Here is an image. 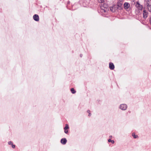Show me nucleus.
Returning <instances> with one entry per match:
<instances>
[{
    "mask_svg": "<svg viewBox=\"0 0 151 151\" xmlns=\"http://www.w3.org/2000/svg\"><path fill=\"white\" fill-rule=\"evenodd\" d=\"M146 5L148 10L151 12V0H149L146 1Z\"/></svg>",
    "mask_w": 151,
    "mask_h": 151,
    "instance_id": "1",
    "label": "nucleus"
},
{
    "mask_svg": "<svg viewBox=\"0 0 151 151\" xmlns=\"http://www.w3.org/2000/svg\"><path fill=\"white\" fill-rule=\"evenodd\" d=\"M119 108L123 110H125L127 109V106L126 104H122L120 105Z\"/></svg>",
    "mask_w": 151,
    "mask_h": 151,
    "instance_id": "2",
    "label": "nucleus"
},
{
    "mask_svg": "<svg viewBox=\"0 0 151 151\" xmlns=\"http://www.w3.org/2000/svg\"><path fill=\"white\" fill-rule=\"evenodd\" d=\"M136 6L139 10H141L142 9V6L138 2L136 4Z\"/></svg>",
    "mask_w": 151,
    "mask_h": 151,
    "instance_id": "3",
    "label": "nucleus"
},
{
    "mask_svg": "<svg viewBox=\"0 0 151 151\" xmlns=\"http://www.w3.org/2000/svg\"><path fill=\"white\" fill-rule=\"evenodd\" d=\"M148 13L146 10H144L143 11V17L146 19L147 17Z\"/></svg>",
    "mask_w": 151,
    "mask_h": 151,
    "instance_id": "4",
    "label": "nucleus"
},
{
    "mask_svg": "<svg viewBox=\"0 0 151 151\" xmlns=\"http://www.w3.org/2000/svg\"><path fill=\"white\" fill-rule=\"evenodd\" d=\"M33 19L36 21H38L39 20V18L38 15L37 14H35L33 17Z\"/></svg>",
    "mask_w": 151,
    "mask_h": 151,
    "instance_id": "5",
    "label": "nucleus"
},
{
    "mask_svg": "<svg viewBox=\"0 0 151 151\" xmlns=\"http://www.w3.org/2000/svg\"><path fill=\"white\" fill-rule=\"evenodd\" d=\"M124 6L125 9H127L129 7L130 4L128 3L125 2L124 4Z\"/></svg>",
    "mask_w": 151,
    "mask_h": 151,
    "instance_id": "6",
    "label": "nucleus"
},
{
    "mask_svg": "<svg viewBox=\"0 0 151 151\" xmlns=\"http://www.w3.org/2000/svg\"><path fill=\"white\" fill-rule=\"evenodd\" d=\"M67 142L66 138H63L61 139L60 141L61 143L63 145H65Z\"/></svg>",
    "mask_w": 151,
    "mask_h": 151,
    "instance_id": "7",
    "label": "nucleus"
},
{
    "mask_svg": "<svg viewBox=\"0 0 151 151\" xmlns=\"http://www.w3.org/2000/svg\"><path fill=\"white\" fill-rule=\"evenodd\" d=\"M109 67L110 69L111 70L114 69V64L112 63H110L109 64Z\"/></svg>",
    "mask_w": 151,
    "mask_h": 151,
    "instance_id": "8",
    "label": "nucleus"
},
{
    "mask_svg": "<svg viewBox=\"0 0 151 151\" xmlns=\"http://www.w3.org/2000/svg\"><path fill=\"white\" fill-rule=\"evenodd\" d=\"M122 6V4L121 3H118L117 4V6H118V8L119 9H120L121 8V6Z\"/></svg>",
    "mask_w": 151,
    "mask_h": 151,
    "instance_id": "9",
    "label": "nucleus"
},
{
    "mask_svg": "<svg viewBox=\"0 0 151 151\" xmlns=\"http://www.w3.org/2000/svg\"><path fill=\"white\" fill-rule=\"evenodd\" d=\"M71 91L73 93H75L76 92V91L74 90V89L73 88L71 89Z\"/></svg>",
    "mask_w": 151,
    "mask_h": 151,
    "instance_id": "10",
    "label": "nucleus"
},
{
    "mask_svg": "<svg viewBox=\"0 0 151 151\" xmlns=\"http://www.w3.org/2000/svg\"><path fill=\"white\" fill-rule=\"evenodd\" d=\"M69 128V127L68 124H66L65 125V127L64 128V130H67Z\"/></svg>",
    "mask_w": 151,
    "mask_h": 151,
    "instance_id": "11",
    "label": "nucleus"
},
{
    "mask_svg": "<svg viewBox=\"0 0 151 151\" xmlns=\"http://www.w3.org/2000/svg\"><path fill=\"white\" fill-rule=\"evenodd\" d=\"M132 135L133 137L134 138H136L138 137V136L137 135H135L134 134V133H133L132 134Z\"/></svg>",
    "mask_w": 151,
    "mask_h": 151,
    "instance_id": "12",
    "label": "nucleus"
},
{
    "mask_svg": "<svg viewBox=\"0 0 151 151\" xmlns=\"http://www.w3.org/2000/svg\"><path fill=\"white\" fill-rule=\"evenodd\" d=\"M98 2L100 3H102L104 1V0H98Z\"/></svg>",
    "mask_w": 151,
    "mask_h": 151,
    "instance_id": "13",
    "label": "nucleus"
},
{
    "mask_svg": "<svg viewBox=\"0 0 151 151\" xmlns=\"http://www.w3.org/2000/svg\"><path fill=\"white\" fill-rule=\"evenodd\" d=\"M110 10L112 12H114L115 11V10H113V7H112L111 8Z\"/></svg>",
    "mask_w": 151,
    "mask_h": 151,
    "instance_id": "14",
    "label": "nucleus"
},
{
    "mask_svg": "<svg viewBox=\"0 0 151 151\" xmlns=\"http://www.w3.org/2000/svg\"><path fill=\"white\" fill-rule=\"evenodd\" d=\"M64 132L66 134H67L68 132V131L67 130H64Z\"/></svg>",
    "mask_w": 151,
    "mask_h": 151,
    "instance_id": "15",
    "label": "nucleus"
},
{
    "mask_svg": "<svg viewBox=\"0 0 151 151\" xmlns=\"http://www.w3.org/2000/svg\"><path fill=\"white\" fill-rule=\"evenodd\" d=\"M87 111V112H88V113H89V115H88V116H90L91 115V113H89V112H90V111H89V110H88V111Z\"/></svg>",
    "mask_w": 151,
    "mask_h": 151,
    "instance_id": "16",
    "label": "nucleus"
},
{
    "mask_svg": "<svg viewBox=\"0 0 151 151\" xmlns=\"http://www.w3.org/2000/svg\"><path fill=\"white\" fill-rule=\"evenodd\" d=\"M8 144L9 145H12V144H13L12 142H9Z\"/></svg>",
    "mask_w": 151,
    "mask_h": 151,
    "instance_id": "17",
    "label": "nucleus"
},
{
    "mask_svg": "<svg viewBox=\"0 0 151 151\" xmlns=\"http://www.w3.org/2000/svg\"><path fill=\"white\" fill-rule=\"evenodd\" d=\"M12 147L13 148H14L15 147V145H13V144H12Z\"/></svg>",
    "mask_w": 151,
    "mask_h": 151,
    "instance_id": "18",
    "label": "nucleus"
},
{
    "mask_svg": "<svg viewBox=\"0 0 151 151\" xmlns=\"http://www.w3.org/2000/svg\"><path fill=\"white\" fill-rule=\"evenodd\" d=\"M111 140H112L111 139H108V141L109 142H111Z\"/></svg>",
    "mask_w": 151,
    "mask_h": 151,
    "instance_id": "19",
    "label": "nucleus"
},
{
    "mask_svg": "<svg viewBox=\"0 0 151 151\" xmlns=\"http://www.w3.org/2000/svg\"><path fill=\"white\" fill-rule=\"evenodd\" d=\"M111 142L113 144L114 143V140H111Z\"/></svg>",
    "mask_w": 151,
    "mask_h": 151,
    "instance_id": "20",
    "label": "nucleus"
},
{
    "mask_svg": "<svg viewBox=\"0 0 151 151\" xmlns=\"http://www.w3.org/2000/svg\"><path fill=\"white\" fill-rule=\"evenodd\" d=\"M150 23L151 24V17L150 19Z\"/></svg>",
    "mask_w": 151,
    "mask_h": 151,
    "instance_id": "21",
    "label": "nucleus"
},
{
    "mask_svg": "<svg viewBox=\"0 0 151 151\" xmlns=\"http://www.w3.org/2000/svg\"><path fill=\"white\" fill-rule=\"evenodd\" d=\"M103 11H104V12H106V10L105 9H103Z\"/></svg>",
    "mask_w": 151,
    "mask_h": 151,
    "instance_id": "22",
    "label": "nucleus"
},
{
    "mask_svg": "<svg viewBox=\"0 0 151 151\" xmlns=\"http://www.w3.org/2000/svg\"><path fill=\"white\" fill-rule=\"evenodd\" d=\"M80 56L81 57H82V55L81 54V55H80Z\"/></svg>",
    "mask_w": 151,
    "mask_h": 151,
    "instance_id": "23",
    "label": "nucleus"
}]
</instances>
